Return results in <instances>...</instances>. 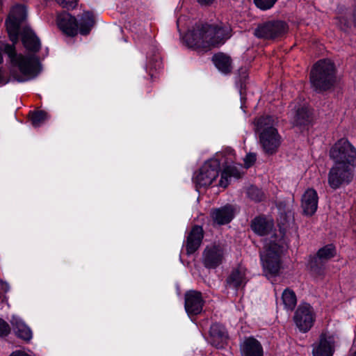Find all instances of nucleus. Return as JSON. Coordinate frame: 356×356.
<instances>
[{
  "label": "nucleus",
  "mask_w": 356,
  "mask_h": 356,
  "mask_svg": "<svg viewBox=\"0 0 356 356\" xmlns=\"http://www.w3.org/2000/svg\"><path fill=\"white\" fill-rule=\"evenodd\" d=\"M231 31L230 26L223 23L200 24L186 33L184 40L191 48L208 51L223 44L231 37Z\"/></svg>",
  "instance_id": "obj_1"
},
{
  "label": "nucleus",
  "mask_w": 356,
  "mask_h": 356,
  "mask_svg": "<svg viewBox=\"0 0 356 356\" xmlns=\"http://www.w3.org/2000/svg\"><path fill=\"white\" fill-rule=\"evenodd\" d=\"M254 124L264 152L268 154L275 153L282 141V138L275 127L276 120L272 116L260 117L255 119Z\"/></svg>",
  "instance_id": "obj_2"
},
{
  "label": "nucleus",
  "mask_w": 356,
  "mask_h": 356,
  "mask_svg": "<svg viewBox=\"0 0 356 356\" xmlns=\"http://www.w3.org/2000/svg\"><path fill=\"white\" fill-rule=\"evenodd\" d=\"M283 241L280 239H265L264 250L260 253L264 271L266 276H273L278 273L280 269V256L283 251Z\"/></svg>",
  "instance_id": "obj_3"
},
{
  "label": "nucleus",
  "mask_w": 356,
  "mask_h": 356,
  "mask_svg": "<svg viewBox=\"0 0 356 356\" xmlns=\"http://www.w3.org/2000/svg\"><path fill=\"white\" fill-rule=\"evenodd\" d=\"M335 80L334 66L329 60H321L313 67L310 74V81L316 91L329 89Z\"/></svg>",
  "instance_id": "obj_4"
},
{
  "label": "nucleus",
  "mask_w": 356,
  "mask_h": 356,
  "mask_svg": "<svg viewBox=\"0 0 356 356\" xmlns=\"http://www.w3.org/2000/svg\"><path fill=\"white\" fill-rule=\"evenodd\" d=\"M220 161L217 158L207 161L194 173L193 179L197 188H207L211 186L218 177Z\"/></svg>",
  "instance_id": "obj_5"
},
{
  "label": "nucleus",
  "mask_w": 356,
  "mask_h": 356,
  "mask_svg": "<svg viewBox=\"0 0 356 356\" xmlns=\"http://www.w3.org/2000/svg\"><path fill=\"white\" fill-rule=\"evenodd\" d=\"M330 157L334 163L356 166V149L346 139H341L330 149Z\"/></svg>",
  "instance_id": "obj_6"
},
{
  "label": "nucleus",
  "mask_w": 356,
  "mask_h": 356,
  "mask_svg": "<svg viewBox=\"0 0 356 356\" xmlns=\"http://www.w3.org/2000/svg\"><path fill=\"white\" fill-rule=\"evenodd\" d=\"M355 167L343 165L334 163L328 173V184L333 188L337 189L343 185H347L353 179V171Z\"/></svg>",
  "instance_id": "obj_7"
},
{
  "label": "nucleus",
  "mask_w": 356,
  "mask_h": 356,
  "mask_svg": "<svg viewBox=\"0 0 356 356\" xmlns=\"http://www.w3.org/2000/svg\"><path fill=\"white\" fill-rule=\"evenodd\" d=\"M26 8L22 5L14 6L6 22L7 31L10 40L15 43L18 40L20 23L26 18Z\"/></svg>",
  "instance_id": "obj_8"
},
{
  "label": "nucleus",
  "mask_w": 356,
  "mask_h": 356,
  "mask_svg": "<svg viewBox=\"0 0 356 356\" xmlns=\"http://www.w3.org/2000/svg\"><path fill=\"white\" fill-rule=\"evenodd\" d=\"M296 326L301 332H306L312 327L314 321V313L310 305H300L294 316Z\"/></svg>",
  "instance_id": "obj_9"
},
{
  "label": "nucleus",
  "mask_w": 356,
  "mask_h": 356,
  "mask_svg": "<svg viewBox=\"0 0 356 356\" xmlns=\"http://www.w3.org/2000/svg\"><path fill=\"white\" fill-rule=\"evenodd\" d=\"M286 31L283 22H269L259 25L254 30V35L258 38L271 39L282 35Z\"/></svg>",
  "instance_id": "obj_10"
},
{
  "label": "nucleus",
  "mask_w": 356,
  "mask_h": 356,
  "mask_svg": "<svg viewBox=\"0 0 356 356\" xmlns=\"http://www.w3.org/2000/svg\"><path fill=\"white\" fill-rule=\"evenodd\" d=\"M334 348V337L321 334L319 341L313 345V356H332Z\"/></svg>",
  "instance_id": "obj_11"
},
{
  "label": "nucleus",
  "mask_w": 356,
  "mask_h": 356,
  "mask_svg": "<svg viewBox=\"0 0 356 356\" xmlns=\"http://www.w3.org/2000/svg\"><path fill=\"white\" fill-rule=\"evenodd\" d=\"M223 254V249L220 245L207 247L203 253V263L206 267L214 268L222 263Z\"/></svg>",
  "instance_id": "obj_12"
},
{
  "label": "nucleus",
  "mask_w": 356,
  "mask_h": 356,
  "mask_svg": "<svg viewBox=\"0 0 356 356\" xmlns=\"http://www.w3.org/2000/svg\"><path fill=\"white\" fill-rule=\"evenodd\" d=\"M318 197L317 192L313 188L305 191L301 199V207L306 216H312L318 208Z\"/></svg>",
  "instance_id": "obj_13"
},
{
  "label": "nucleus",
  "mask_w": 356,
  "mask_h": 356,
  "mask_svg": "<svg viewBox=\"0 0 356 356\" xmlns=\"http://www.w3.org/2000/svg\"><path fill=\"white\" fill-rule=\"evenodd\" d=\"M248 273L245 266H238L233 269L227 280V285L234 289L243 288L248 282Z\"/></svg>",
  "instance_id": "obj_14"
},
{
  "label": "nucleus",
  "mask_w": 356,
  "mask_h": 356,
  "mask_svg": "<svg viewBox=\"0 0 356 356\" xmlns=\"http://www.w3.org/2000/svg\"><path fill=\"white\" fill-rule=\"evenodd\" d=\"M203 300L201 293L192 291L186 294L185 309L189 315H196L202 310Z\"/></svg>",
  "instance_id": "obj_15"
},
{
  "label": "nucleus",
  "mask_w": 356,
  "mask_h": 356,
  "mask_svg": "<svg viewBox=\"0 0 356 356\" xmlns=\"http://www.w3.org/2000/svg\"><path fill=\"white\" fill-rule=\"evenodd\" d=\"M241 356H264L261 343L253 337L245 338L240 345Z\"/></svg>",
  "instance_id": "obj_16"
},
{
  "label": "nucleus",
  "mask_w": 356,
  "mask_h": 356,
  "mask_svg": "<svg viewBox=\"0 0 356 356\" xmlns=\"http://www.w3.org/2000/svg\"><path fill=\"white\" fill-rule=\"evenodd\" d=\"M58 27L67 35L74 36L78 33V22L69 13L60 14L57 18Z\"/></svg>",
  "instance_id": "obj_17"
},
{
  "label": "nucleus",
  "mask_w": 356,
  "mask_h": 356,
  "mask_svg": "<svg viewBox=\"0 0 356 356\" xmlns=\"http://www.w3.org/2000/svg\"><path fill=\"white\" fill-rule=\"evenodd\" d=\"M203 238V230L200 226H194L186 240V252L188 254L194 253L200 246Z\"/></svg>",
  "instance_id": "obj_18"
},
{
  "label": "nucleus",
  "mask_w": 356,
  "mask_h": 356,
  "mask_svg": "<svg viewBox=\"0 0 356 356\" xmlns=\"http://www.w3.org/2000/svg\"><path fill=\"white\" fill-rule=\"evenodd\" d=\"M251 228L259 236L268 235L272 233L274 228L273 220L265 217L256 218L252 222Z\"/></svg>",
  "instance_id": "obj_19"
},
{
  "label": "nucleus",
  "mask_w": 356,
  "mask_h": 356,
  "mask_svg": "<svg viewBox=\"0 0 356 356\" xmlns=\"http://www.w3.org/2000/svg\"><path fill=\"white\" fill-rule=\"evenodd\" d=\"M210 342L217 348H221L226 343L227 336L225 327L218 323L210 327Z\"/></svg>",
  "instance_id": "obj_20"
},
{
  "label": "nucleus",
  "mask_w": 356,
  "mask_h": 356,
  "mask_svg": "<svg viewBox=\"0 0 356 356\" xmlns=\"http://www.w3.org/2000/svg\"><path fill=\"white\" fill-rule=\"evenodd\" d=\"M22 41L24 47L32 52H37L40 49V41L33 31L29 27H25L22 33Z\"/></svg>",
  "instance_id": "obj_21"
},
{
  "label": "nucleus",
  "mask_w": 356,
  "mask_h": 356,
  "mask_svg": "<svg viewBox=\"0 0 356 356\" xmlns=\"http://www.w3.org/2000/svg\"><path fill=\"white\" fill-rule=\"evenodd\" d=\"M211 215L214 222L218 225L227 224L234 217V209L232 206H225L212 211Z\"/></svg>",
  "instance_id": "obj_22"
},
{
  "label": "nucleus",
  "mask_w": 356,
  "mask_h": 356,
  "mask_svg": "<svg viewBox=\"0 0 356 356\" xmlns=\"http://www.w3.org/2000/svg\"><path fill=\"white\" fill-rule=\"evenodd\" d=\"M241 168L242 165L241 164L226 166L221 173V177L218 185L224 188L227 187L231 177L238 178L241 177L242 174Z\"/></svg>",
  "instance_id": "obj_23"
},
{
  "label": "nucleus",
  "mask_w": 356,
  "mask_h": 356,
  "mask_svg": "<svg viewBox=\"0 0 356 356\" xmlns=\"http://www.w3.org/2000/svg\"><path fill=\"white\" fill-rule=\"evenodd\" d=\"M10 322L17 337L25 341L31 339L32 332L21 318L17 316H13Z\"/></svg>",
  "instance_id": "obj_24"
},
{
  "label": "nucleus",
  "mask_w": 356,
  "mask_h": 356,
  "mask_svg": "<svg viewBox=\"0 0 356 356\" xmlns=\"http://www.w3.org/2000/svg\"><path fill=\"white\" fill-rule=\"evenodd\" d=\"M215 66L222 73H228L232 70V60L229 56L218 54L213 57Z\"/></svg>",
  "instance_id": "obj_25"
},
{
  "label": "nucleus",
  "mask_w": 356,
  "mask_h": 356,
  "mask_svg": "<svg viewBox=\"0 0 356 356\" xmlns=\"http://www.w3.org/2000/svg\"><path fill=\"white\" fill-rule=\"evenodd\" d=\"M94 17L90 12L84 13L78 23V31L81 35H87L94 25Z\"/></svg>",
  "instance_id": "obj_26"
},
{
  "label": "nucleus",
  "mask_w": 356,
  "mask_h": 356,
  "mask_svg": "<svg viewBox=\"0 0 356 356\" xmlns=\"http://www.w3.org/2000/svg\"><path fill=\"white\" fill-rule=\"evenodd\" d=\"M282 301L284 308L287 310H293L297 303V299L295 293L289 289H285L282 295Z\"/></svg>",
  "instance_id": "obj_27"
},
{
  "label": "nucleus",
  "mask_w": 356,
  "mask_h": 356,
  "mask_svg": "<svg viewBox=\"0 0 356 356\" xmlns=\"http://www.w3.org/2000/svg\"><path fill=\"white\" fill-rule=\"evenodd\" d=\"M336 253L335 247L332 244H329L318 251L317 258L321 261H327L334 257Z\"/></svg>",
  "instance_id": "obj_28"
},
{
  "label": "nucleus",
  "mask_w": 356,
  "mask_h": 356,
  "mask_svg": "<svg viewBox=\"0 0 356 356\" xmlns=\"http://www.w3.org/2000/svg\"><path fill=\"white\" fill-rule=\"evenodd\" d=\"M309 111L305 106H302L301 108L297 111L296 115L294 119V123L296 125H302L309 121Z\"/></svg>",
  "instance_id": "obj_29"
},
{
  "label": "nucleus",
  "mask_w": 356,
  "mask_h": 356,
  "mask_svg": "<svg viewBox=\"0 0 356 356\" xmlns=\"http://www.w3.org/2000/svg\"><path fill=\"white\" fill-rule=\"evenodd\" d=\"M47 118V113L43 111L34 112L31 115L32 124L35 127H39Z\"/></svg>",
  "instance_id": "obj_30"
},
{
  "label": "nucleus",
  "mask_w": 356,
  "mask_h": 356,
  "mask_svg": "<svg viewBox=\"0 0 356 356\" xmlns=\"http://www.w3.org/2000/svg\"><path fill=\"white\" fill-rule=\"evenodd\" d=\"M248 197L256 202H259L263 200L264 195L263 192L255 186H250L247 191Z\"/></svg>",
  "instance_id": "obj_31"
},
{
  "label": "nucleus",
  "mask_w": 356,
  "mask_h": 356,
  "mask_svg": "<svg viewBox=\"0 0 356 356\" xmlns=\"http://www.w3.org/2000/svg\"><path fill=\"white\" fill-rule=\"evenodd\" d=\"M255 6L261 10L272 8L277 0H253Z\"/></svg>",
  "instance_id": "obj_32"
},
{
  "label": "nucleus",
  "mask_w": 356,
  "mask_h": 356,
  "mask_svg": "<svg viewBox=\"0 0 356 356\" xmlns=\"http://www.w3.org/2000/svg\"><path fill=\"white\" fill-rule=\"evenodd\" d=\"M56 2L63 8L72 9L77 5V0H56Z\"/></svg>",
  "instance_id": "obj_33"
},
{
  "label": "nucleus",
  "mask_w": 356,
  "mask_h": 356,
  "mask_svg": "<svg viewBox=\"0 0 356 356\" xmlns=\"http://www.w3.org/2000/svg\"><path fill=\"white\" fill-rule=\"evenodd\" d=\"M337 25L340 29L346 31L350 26V22L345 16H339L337 18Z\"/></svg>",
  "instance_id": "obj_34"
},
{
  "label": "nucleus",
  "mask_w": 356,
  "mask_h": 356,
  "mask_svg": "<svg viewBox=\"0 0 356 356\" xmlns=\"http://www.w3.org/2000/svg\"><path fill=\"white\" fill-rule=\"evenodd\" d=\"M256 161V154L250 153L246 155L245 158L244 159V165L245 168H248L251 165H253V163Z\"/></svg>",
  "instance_id": "obj_35"
},
{
  "label": "nucleus",
  "mask_w": 356,
  "mask_h": 356,
  "mask_svg": "<svg viewBox=\"0 0 356 356\" xmlns=\"http://www.w3.org/2000/svg\"><path fill=\"white\" fill-rule=\"evenodd\" d=\"M9 325L0 318V336L6 335L9 333Z\"/></svg>",
  "instance_id": "obj_36"
},
{
  "label": "nucleus",
  "mask_w": 356,
  "mask_h": 356,
  "mask_svg": "<svg viewBox=\"0 0 356 356\" xmlns=\"http://www.w3.org/2000/svg\"><path fill=\"white\" fill-rule=\"evenodd\" d=\"M0 284L1 285V289L4 292L6 293L10 290V286L7 282H3V280H0Z\"/></svg>",
  "instance_id": "obj_37"
},
{
  "label": "nucleus",
  "mask_w": 356,
  "mask_h": 356,
  "mask_svg": "<svg viewBox=\"0 0 356 356\" xmlns=\"http://www.w3.org/2000/svg\"><path fill=\"white\" fill-rule=\"evenodd\" d=\"M197 2L202 6H208L211 4L214 0H197Z\"/></svg>",
  "instance_id": "obj_38"
},
{
  "label": "nucleus",
  "mask_w": 356,
  "mask_h": 356,
  "mask_svg": "<svg viewBox=\"0 0 356 356\" xmlns=\"http://www.w3.org/2000/svg\"><path fill=\"white\" fill-rule=\"evenodd\" d=\"M10 356H30V355L24 352L18 350V351H15V352L13 353L10 355Z\"/></svg>",
  "instance_id": "obj_39"
},
{
  "label": "nucleus",
  "mask_w": 356,
  "mask_h": 356,
  "mask_svg": "<svg viewBox=\"0 0 356 356\" xmlns=\"http://www.w3.org/2000/svg\"><path fill=\"white\" fill-rule=\"evenodd\" d=\"M184 17H180L178 18L177 19V28L179 29V31H181V29L182 28L183 25H182V22H184Z\"/></svg>",
  "instance_id": "obj_40"
},
{
  "label": "nucleus",
  "mask_w": 356,
  "mask_h": 356,
  "mask_svg": "<svg viewBox=\"0 0 356 356\" xmlns=\"http://www.w3.org/2000/svg\"><path fill=\"white\" fill-rule=\"evenodd\" d=\"M312 270L314 275H322V270L318 269V268L312 266Z\"/></svg>",
  "instance_id": "obj_41"
},
{
  "label": "nucleus",
  "mask_w": 356,
  "mask_h": 356,
  "mask_svg": "<svg viewBox=\"0 0 356 356\" xmlns=\"http://www.w3.org/2000/svg\"><path fill=\"white\" fill-rule=\"evenodd\" d=\"M351 17H352V22H353L354 26L356 27V7L354 8V10L351 14Z\"/></svg>",
  "instance_id": "obj_42"
},
{
  "label": "nucleus",
  "mask_w": 356,
  "mask_h": 356,
  "mask_svg": "<svg viewBox=\"0 0 356 356\" xmlns=\"http://www.w3.org/2000/svg\"><path fill=\"white\" fill-rule=\"evenodd\" d=\"M352 356H356V351L353 353Z\"/></svg>",
  "instance_id": "obj_43"
}]
</instances>
